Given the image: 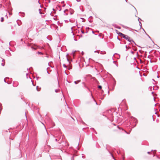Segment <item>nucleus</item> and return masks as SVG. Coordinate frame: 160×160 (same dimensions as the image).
Returning a JSON list of instances; mask_svg holds the SVG:
<instances>
[{
    "label": "nucleus",
    "instance_id": "1",
    "mask_svg": "<svg viewBox=\"0 0 160 160\" xmlns=\"http://www.w3.org/2000/svg\"><path fill=\"white\" fill-rule=\"evenodd\" d=\"M118 35L120 36H122L126 40H129V38L126 35L122 34L121 32H119Z\"/></svg>",
    "mask_w": 160,
    "mask_h": 160
},
{
    "label": "nucleus",
    "instance_id": "2",
    "mask_svg": "<svg viewBox=\"0 0 160 160\" xmlns=\"http://www.w3.org/2000/svg\"><path fill=\"white\" fill-rule=\"evenodd\" d=\"M80 82V80H78V81H75L74 82L76 84H78L79 82Z\"/></svg>",
    "mask_w": 160,
    "mask_h": 160
},
{
    "label": "nucleus",
    "instance_id": "3",
    "mask_svg": "<svg viewBox=\"0 0 160 160\" xmlns=\"http://www.w3.org/2000/svg\"><path fill=\"white\" fill-rule=\"evenodd\" d=\"M102 88V87L101 86L99 85L98 86V88L100 89H101Z\"/></svg>",
    "mask_w": 160,
    "mask_h": 160
},
{
    "label": "nucleus",
    "instance_id": "4",
    "mask_svg": "<svg viewBox=\"0 0 160 160\" xmlns=\"http://www.w3.org/2000/svg\"><path fill=\"white\" fill-rule=\"evenodd\" d=\"M38 53L40 54H43V53L42 52H38Z\"/></svg>",
    "mask_w": 160,
    "mask_h": 160
},
{
    "label": "nucleus",
    "instance_id": "5",
    "mask_svg": "<svg viewBox=\"0 0 160 160\" xmlns=\"http://www.w3.org/2000/svg\"><path fill=\"white\" fill-rule=\"evenodd\" d=\"M66 59H67V62H68L69 63L70 62H69V60L67 58Z\"/></svg>",
    "mask_w": 160,
    "mask_h": 160
},
{
    "label": "nucleus",
    "instance_id": "6",
    "mask_svg": "<svg viewBox=\"0 0 160 160\" xmlns=\"http://www.w3.org/2000/svg\"><path fill=\"white\" fill-rule=\"evenodd\" d=\"M116 32L118 34L119 32L118 30H116Z\"/></svg>",
    "mask_w": 160,
    "mask_h": 160
},
{
    "label": "nucleus",
    "instance_id": "7",
    "mask_svg": "<svg viewBox=\"0 0 160 160\" xmlns=\"http://www.w3.org/2000/svg\"><path fill=\"white\" fill-rule=\"evenodd\" d=\"M63 66L65 68H66V67H67L66 65L65 64H64L63 65Z\"/></svg>",
    "mask_w": 160,
    "mask_h": 160
},
{
    "label": "nucleus",
    "instance_id": "8",
    "mask_svg": "<svg viewBox=\"0 0 160 160\" xmlns=\"http://www.w3.org/2000/svg\"><path fill=\"white\" fill-rule=\"evenodd\" d=\"M3 20H4L3 18H2L1 21H2V22H3Z\"/></svg>",
    "mask_w": 160,
    "mask_h": 160
},
{
    "label": "nucleus",
    "instance_id": "9",
    "mask_svg": "<svg viewBox=\"0 0 160 160\" xmlns=\"http://www.w3.org/2000/svg\"><path fill=\"white\" fill-rule=\"evenodd\" d=\"M55 92H58V90H55Z\"/></svg>",
    "mask_w": 160,
    "mask_h": 160
},
{
    "label": "nucleus",
    "instance_id": "10",
    "mask_svg": "<svg viewBox=\"0 0 160 160\" xmlns=\"http://www.w3.org/2000/svg\"><path fill=\"white\" fill-rule=\"evenodd\" d=\"M148 153L149 154H150L151 153V152H148Z\"/></svg>",
    "mask_w": 160,
    "mask_h": 160
}]
</instances>
